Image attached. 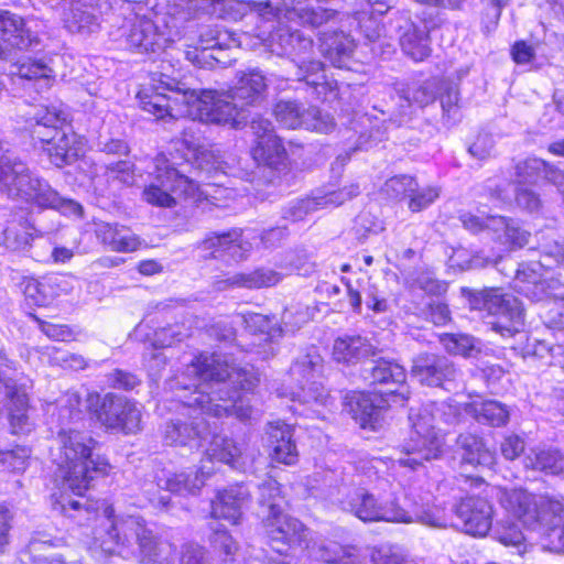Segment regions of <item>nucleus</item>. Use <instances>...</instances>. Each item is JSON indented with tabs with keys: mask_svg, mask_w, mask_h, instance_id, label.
I'll list each match as a JSON object with an SVG mask.
<instances>
[{
	"mask_svg": "<svg viewBox=\"0 0 564 564\" xmlns=\"http://www.w3.org/2000/svg\"><path fill=\"white\" fill-rule=\"evenodd\" d=\"M259 378L252 367H236L219 354L195 356L185 372L170 379L169 409L180 414L165 423L166 445L204 449L209 460L239 469L243 443L221 435L218 421L235 415L239 421L252 417L251 397Z\"/></svg>",
	"mask_w": 564,
	"mask_h": 564,
	"instance_id": "1",
	"label": "nucleus"
},
{
	"mask_svg": "<svg viewBox=\"0 0 564 564\" xmlns=\"http://www.w3.org/2000/svg\"><path fill=\"white\" fill-rule=\"evenodd\" d=\"M258 491L261 531L274 552L290 557L304 555L317 562L361 564L354 547L315 541L312 530L286 512L288 501L275 479H264L258 485Z\"/></svg>",
	"mask_w": 564,
	"mask_h": 564,
	"instance_id": "2",
	"label": "nucleus"
},
{
	"mask_svg": "<svg viewBox=\"0 0 564 564\" xmlns=\"http://www.w3.org/2000/svg\"><path fill=\"white\" fill-rule=\"evenodd\" d=\"M94 544L106 554L135 557L141 564H209L202 546L187 543L180 555L167 536L159 534L154 525L139 514L115 516L108 506L104 519L95 529Z\"/></svg>",
	"mask_w": 564,
	"mask_h": 564,
	"instance_id": "3",
	"label": "nucleus"
},
{
	"mask_svg": "<svg viewBox=\"0 0 564 564\" xmlns=\"http://www.w3.org/2000/svg\"><path fill=\"white\" fill-rule=\"evenodd\" d=\"M162 91L144 88L138 94L140 108L155 119L186 113L199 121L238 127L246 117L243 108L228 97V91L189 88L185 83L161 75Z\"/></svg>",
	"mask_w": 564,
	"mask_h": 564,
	"instance_id": "4",
	"label": "nucleus"
},
{
	"mask_svg": "<svg viewBox=\"0 0 564 564\" xmlns=\"http://www.w3.org/2000/svg\"><path fill=\"white\" fill-rule=\"evenodd\" d=\"M97 444L85 432L61 427L55 445L51 447L52 460L56 465V487L82 497L95 478L108 474L110 464L95 453Z\"/></svg>",
	"mask_w": 564,
	"mask_h": 564,
	"instance_id": "5",
	"label": "nucleus"
},
{
	"mask_svg": "<svg viewBox=\"0 0 564 564\" xmlns=\"http://www.w3.org/2000/svg\"><path fill=\"white\" fill-rule=\"evenodd\" d=\"M464 405L454 401L427 402L420 408H411L409 421L411 433L402 445V454L397 459L401 467L416 470L429 462L437 458L442 452V440L437 433V424L453 426L459 423Z\"/></svg>",
	"mask_w": 564,
	"mask_h": 564,
	"instance_id": "6",
	"label": "nucleus"
},
{
	"mask_svg": "<svg viewBox=\"0 0 564 564\" xmlns=\"http://www.w3.org/2000/svg\"><path fill=\"white\" fill-rule=\"evenodd\" d=\"M501 507L524 527L541 531L549 547L564 552V501L563 498L536 496L524 489L495 488Z\"/></svg>",
	"mask_w": 564,
	"mask_h": 564,
	"instance_id": "7",
	"label": "nucleus"
},
{
	"mask_svg": "<svg viewBox=\"0 0 564 564\" xmlns=\"http://www.w3.org/2000/svg\"><path fill=\"white\" fill-rule=\"evenodd\" d=\"M0 192L11 199H21L43 209L83 212L72 197L61 194L26 163L0 144Z\"/></svg>",
	"mask_w": 564,
	"mask_h": 564,
	"instance_id": "8",
	"label": "nucleus"
},
{
	"mask_svg": "<svg viewBox=\"0 0 564 564\" xmlns=\"http://www.w3.org/2000/svg\"><path fill=\"white\" fill-rule=\"evenodd\" d=\"M358 487L347 492L340 501L341 508L349 511L364 522H420L430 527L445 528L447 519L444 510L437 506H430L429 502L415 505L412 510L401 508L394 500L379 502L373 494L369 492L362 485L361 479L354 481Z\"/></svg>",
	"mask_w": 564,
	"mask_h": 564,
	"instance_id": "9",
	"label": "nucleus"
},
{
	"mask_svg": "<svg viewBox=\"0 0 564 564\" xmlns=\"http://www.w3.org/2000/svg\"><path fill=\"white\" fill-rule=\"evenodd\" d=\"M26 121L34 140L46 144L44 151L56 167L70 165L83 153V142L74 132L65 131L68 113L63 105L35 106L28 112Z\"/></svg>",
	"mask_w": 564,
	"mask_h": 564,
	"instance_id": "10",
	"label": "nucleus"
},
{
	"mask_svg": "<svg viewBox=\"0 0 564 564\" xmlns=\"http://www.w3.org/2000/svg\"><path fill=\"white\" fill-rule=\"evenodd\" d=\"M455 484L459 491L466 492V497L454 496L455 501L451 505L454 517L452 525L471 536H486L492 528V506L485 497L469 492L478 490L481 494L488 485L479 476L464 474L455 478Z\"/></svg>",
	"mask_w": 564,
	"mask_h": 564,
	"instance_id": "11",
	"label": "nucleus"
},
{
	"mask_svg": "<svg viewBox=\"0 0 564 564\" xmlns=\"http://www.w3.org/2000/svg\"><path fill=\"white\" fill-rule=\"evenodd\" d=\"M462 293L467 297L470 308L484 311L492 317L488 324L491 329L502 338H512L519 334L524 325L522 303L499 289H484L480 291L463 288Z\"/></svg>",
	"mask_w": 564,
	"mask_h": 564,
	"instance_id": "12",
	"label": "nucleus"
},
{
	"mask_svg": "<svg viewBox=\"0 0 564 564\" xmlns=\"http://www.w3.org/2000/svg\"><path fill=\"white\" fill-rule=\"evenodd\" d=\"M205 468L203 466L199 469L187 468L180 473H172L158 467L152 475V480L144 482L142 490L151 505L167 509L171 503L170 494L195 496L199 492L210 475V471Z\"/></svg>",
	"mask_w": 564,
	"mask_h": 564,
	"instance_id": "13",
	"label": "nucleus"
},
{
	"mask_svg": "<svg viewBox=\"0 0 564 564\" xmlns=\"http://www.w3.org/2000/svg\"><path fill=\"white\" fill-rule=\"evenodd\" d=\"M554 267L564 268V243L557 241L542 250L541 259L530 264H521L516 270L513 289L532 302L546 305L557 295L551 285L542 278V268L551 270Z\"/></svg>",
	"mask_w": 564,
	"mask_h": 564,
	"instance_id": "14",
	"label": "nucleus"
},
{
	"mask_svg": "<svg viewBox=\"0 0 564 564\" xmlns=\"http://www.w3.org/2000/svg\"><path fill=\"white\" fill-rule=\"evenodd\" d=\"M323 358L316 347L308 348L292 364L289 377L294 387L278 390L279 397L290 398L300 404L323 403L326 394L318 381L323 371Z\"/></svg>",
	"mask_w": 564,
	"mask_h": 564,
	"instance_id": "15",
	"label": "nucleus"
},
{
	"mask_svg": "<svg viewBox=\"0 0 564 564\" xmlns=\"http://www.w3.org/2000/svg\"><path fill=\"white\" fill-rule=\"evenodd\" d=\"M153 182L143 191V199L154 207L171 208L175 198L171 193L180 192L185 197H195L198 186L182 171L170 163L164 154L153 159L150 172Z\"/></svg>",
	"mask_w": 564,
	"mask_h": 564,
	"instance_id": "16",
	"label": "nucleus"
},
{
	"mask_svg": "<svg viewBox=\"0 0 564 564\" xmlns=\"http://www.w3.org/2000/svg\"><path fill=\"white\" fill-rule=\"evenodd\" d=\"M460 221L468 231L487 232L508 250L523 248L531 237V227L517 217L500 214H462Z\"/></svg>",
	"mask_w": 564,
	"mask_h": 564,
	"instance_id": "17",
	"label": "nucleus"
},
{
	"mask_svg": "<svg viewBox=\"0 0 564 564\" xmlns=\"http://www.w3.org/2000/svg\"><path fill=\"white\" fill-rule=\"evenodd\" d=\"M87 408L108 430L133 434L140 429L141 411L134 401L123 395L89 393Z\"/></svg>",
	"mask_w": 564,
	"mask_h": 564,
	"instance_id": "18",
	"label": "nucleus"
},
{
	"mask_svg": "<svg viewBox=\"0 0 564 564\" xmlns=\"http://www.w3.org/2000/svg\"><path fill=\"white\" fill-rule=\"evenodd\" d=\"M313 51L312 39L300 32L299 41H292L290 50L285 52L284 56L291 58L295 66L294 79L304 82L312 87L316 97L319 98L330 86L326 80L323 63L312 57Z\"/></svg>",
	"mask_w": 564,
	"mask_h": 564,
	"instance_id": "19",
	"label": "nucleus"
},
{
	"mask_svg": "<svg viewBox=\"0 0 564 564\" xmlns=\"http://www.w3.org/2000/svg\"><path fill=\"white\" fill-rule=\"evenodd\" d=\"M361 376L369 386L387 387L380 393L390 398L395 404L404 405L410 398L405 384V369L395 360L382 357L372 359L368 366L364 367Z\"/></svg>",
	"mask_w": 564,
	"mask_h": 564,
	"instance_id": "20",
	"label": "nucleus"
},
{
	"mask_svg": "<svg viewBox=\"0 0 564 564\" xmlns=\"http://www.w3.org/2000/svg\"><path fill=\"white\" fill-rule=\"evenodd\" d=\"M137 8L140 4L124 1L122 10L128 13L124 24L121 28V37L124 40L127 48L137 53L156 52L162 48V35L153 21L141 15Z\"/></svg>",
	"mask_w": 564,
	"mask_h": 564,
	"instance_id": "21",
	"label": "nucleus"
},
{
	"mask_svg": "<svg viewBox=\"0 0 564 564\" xmlns=\"http://www.w3.org/2000/svg\"><path fill=\"white\" fill-rule=\"evenodd\" d=\"M276 121L286 129L304 128L319 133H328L334 127L333 118L316 107H305L296 100H280L273 109Z\"/></svg>",
	"mask_w": 564,
	"mask_h": 564,
	"instance_id": "22",
	"label": "nucleus"
},
{
	"mask_svg": "<svg viewBox=\"0 0 564 564\" xmlns=\"http://www.w3.org/2000/svg\"><path fill=\"white\" fill-rule=\"evenodd\" d=\"M411 373L423 386L451 391L459 371L447 357L425 352L413 359Z\"/></svg>",
	"mask_w": 564,
	"mask_h": 564,
	"instance_id": "23",
	"label": "nucleus"
},
{
	"mask_svg": "<svg viewBox=\"0 0 564 564\" xmlns=\"http://www.w3.org/2000/svg\"><path fill=\"white\" fill-rule=\"evenodd\" d=\"M240 237V229H232L221 234L213 232L198 245V249L204 252L200 257L204 259H218L229 265L242 261L247 259L251 245L242 242Z\"/></svg>",
	"mask_w": 564,
	"mask_h": 564,
	"instance_id": "24",
	"label": "nucleus"
},
{
	"mask_svg": "<svg viewBox=\"0 0 564 564\" xmlns=\"http://www.w3.org/2000/svg\"><path fill=\"white\" fill-rule=\"evenodd\" d=\"M390 399L365 391H350L344 398L343 410L347 412L361 429L377 431L382 424V409Z\"/></svg>",
	"mask_w": 564,
	"mask_h": 564,
	"instance_id": "25",
	"label": "nucleus"
},
{
	"mask_svg": "<svg viewBox=\"0 0 564 564\" xmlns=\"http://www.w3.org/2000/svg\"><path fill=\"white\" fill-rule=\"evenodd\" d=\"M379 348L365 333L349 332L338 335L333 343L332 357L337 364L356 366L379 354Z\"/></svg>",
	"mask_w": 564,
	"mask_h": 564,
	"instance_id": "26",
	"label": "nucleus"
},
{
	"mask_svg": "<svg viewBox=\"0 0 564 564\" xmlns=\"http://www.w3.org/2000/svg\"><path fill=\"white\" fill-rule=\"evenodd\" d=\"M39 43L24 20L10 11H0V58H9L14 48L26 50Z\"/></svg>",
	"mask_w": 564,
	"mask_h": 564,
	"instance_id": "27",
	"label": "nucleus"
},
{
	"mask_svg": "<svg viewBox=\"0 0 564 564\" xmlns=\"http://www.w3.org/2000/svg\"><path fill=\"white\" fill-rule=\"evenodd\" d=\"M259 4L263 6L262 11L264 14L272 13L279 19L283 17L289 21H295L297 19L299 23L314 28L329 21L336 13L335 10L326 9L321 6L291 8L290 6L293 4V0H267L259 2Z\"/></svg>",
	"mask_w": 564,
	"mask_h": 564,
	"instance_id": "28",
	"label": "nucleus"
},
{
	"mask_svg": "<svg viewBox=\"0 0 564 564\" xmlns=\"http://www.w3.org/2000/svg\"><path fill=\"white\" fill-rule=\"evenodd\" d=\"M397 22L402 51L415 62L426 58L431 53L426 25L422 22L415 23L406 13H402Z\"/></svg>",
	"mask_w": 564,
	"mask_h": 564,
	"instance_id": "29",
	"label": "nucleus"
},
{
	"mask_svg": "<svg viewBox=\"0 0 564 564\" xmlns=\"http://www.w3.org/2000/svg\"><path fill=\"white\" fill-rule=\"evenodd\" d=\"M236 45L237 39L227 30L219 29L216 25L205 26L199 33L198 46L194 51H187L186 58L199 66H203V61L207 58L221 63L220 57L215 55L214 52H221Z\"/></svg>",
	"mask_w": 564,
	"mask_h": 564,
	"instance_id": "30",
	"label": "nucleus"
},
{
	"mask_svg": "<svg viewBox=\"0 0 564 564\" xmlns=\"http://www.w3.org/2000/svg\"><path fill=\"white\" fill-rule=\"evenodd\" d=\"M19 370L10 375V384L7 380L0 381V393L9 400V420L14 434L29 433L32 423L28 416L29 399L22 389L17 384Z\"/></svg>",
	"mask_w": 564,
	"mask_h": 564,
	"instance_id": "31",
	"label": "nucleus"
},
{
	"mask_svg": "<svg viewBox=\"0 0 564 564\" xmlns=\"http://www.w3.org/2000/svg\"><path fill=\"white\" fill-rule=\"evenodd\" d=\"M394 90L402 104L400 105V116L409 117L412 108H424L433 104L437 94V82L426 79L423 82L412 80L409 83H395Z\"/></svg>",
	"mask_w": 564,
	"mask_h": 564,
	"instance_id": "32",
	"label": "nucleus"
},
{
	"mask_svg": "<svg viewBox=\"0 0 564 564\" xmlns=\"http://www.w3.org/2000/svg\"><path fill=\"white\" fill-rule=\"evenodd\" d=\"M250 499V490L243 484H236L219 490L212 501V516L237 524L242 516V508Z\"/></svg>",
	"mask_w": 564,
	"mask_h": 564,
	"instance_id": "33",
	"label": "nucleus"
},
{
	"mask_svg": "<svg viewBox=\"0 0 564 564\" xmlns=\"http://www.w3.org/2000/svg\"><path fill=\"white\" fill-rule=\"evenodd\" d=\"M267 434L272 448V459L284 465H294L299 459L297 447L293 440L294 426L283 421H273L268 423Z\"/></svg>",
	"mask_w": 564,
	"mask_h": 564,
	"instance_id": "34",
	"label": "nucleus"
},
{
	"mask_svg": "<svg viewBox=\"0 0 564 564\" xmlns=\"http://www.w3.org/2000/svg\"><path fill=\"white\" fill-rule=\"evenodd\" d=\"M210 544L214 550L220 557L221 564H240L237 561V544L234 541L232 536L229 532L223 528L221 525L214 529L213 534L210 535ZM243 564H290L285 561H275L271 557H268L263 550H258L249 555L247 560H245Z\"/></svg>",
	"mask_w": 564,
	"mask_h": 564,
	"instance_id": "35",
	"label": "nucleus"
},
{
	"mask_svg": "<svg viewBox=\"0 0 564 564\" xmlns=\"http://www.w3.org/2000/svg\"><path fill=\"white\" fill-rule=\"evenodd\" d=\"M281 280L280 273L269 268H258L249 272H237L214 282V289L223 292L232 289H261L275 285Z\"/></svg>",
	"mask_w": 564,
	"mask_h": 564,
	"instance_id": "36",
	"label": "nucleus"
},
{
	"mask_svg": "<svg viewBox=\"0 0 564 564\" xmlns=\"http://www.w3.org/2000/svg\"><path fill=\"white\" fill-rule=\"evenodd\" d=\"M457 448L460 453V467H485L491 469L496 464V453L487 447L482 437L462 433L456 440Z\"/></svg>",
	"mask_w": 564,
	"mask_h": 564,
	"instance_id": "37",
	"label": "nucleus"
},
{
	"mask_svg": "<svg viewBox=\"0 0 564 564\" xmlns=\"http://www.w3.org/2000/svg\"><path fill=\"white\" fill-rule=\"evenodd\" d=\"M62 19L72 33L89 34L99 29V18L94 6L85 0H74L65 6Z\"/></svg>",
	"mask_w": 564,
	"mask_h": 564,
	"instance_id": "38",
	"label": "nucleus"
},
{
	"mask_svg": "<svg viewBox=\"0 0 564 564\" xmlns=\"http://www.w3.org/2000/svg\"><path fill=\"white\" fill-rule=\"evenodd\" d=\"M93 226L98 239L113 251L132 252L142 245L141 239L130 228L112 226L109 223L95 219Z\"/></svg>",
	"mask_w": 564,
	"mask_h": 564,
	"instance_id": "39",
	"label": "nucleus"
},
{
	"mask_svg": "<svg viewBox=\"0 0 564 564\" xmlns=\"http://www.w3.org/2000/svg\"><path fill=\"white\" fill-rule=\"evenodd\" d=\"M183 335L176 330V326L161 328L154 333L152 339L153 349L143 354V359L150 378L155 381L160 378L161 370L166 365V357L162 352V348L171 347L176 341H181Z\"/></svg>",
	"mask_w": 564,
	"mask_h": 564,
	"instance_id": "40",
	"label": "nucleus"
},
{
	"mask_svg": "<svg viewBox=\"0 0 564 564\" xmlns=\"http://www.w3.org/2000/svg\"><path fill=\"white\" fill-rule=\"evenodd\" d=\"M524 466L545 476L564 477V453L555 446H536L525 454Z\"/></svg>",
	"mask_w": 564,
	"mask_h": 564,
	"instance_id": "41",
	"label": "nucleus"
},
{
	"mask_svg": "<svg viewBox=\"0 0 564 564\" xmlns=\"http://www.w3.org/2000/svg\"><path fill=\"white\" fill-rule=\"evenodd\" d=\"M354 48V40L344 32H325L321 37V52L335 67H347Z\"/></svg>",
	"mask_w": 564,
	"mask_h": 564,
	"instance_id": "42",
	"label": "nucleus"
},
{
	"mask_svg": "<svg viewBox=\"0 0 564 564\" xmlns=\"http://www.w3.org/2000/svg\"><path fill=\"white\" fill-rule=\"evenodd\" d=\"M464 412L471 416L477 423L492 427L505 426L510 420L509 408L495 400L465 403Z\"/></svg>",
	"mask_w": 564,
	"mask_h": 564,
	"instance_id": "43",
	"label": "nucleus"
},
{
	"mask_svg": "<svg viewBox=\"0 0 564 564\" xmlns=\"http://www.w3.org/2000/svg\"><path fill=\"white\" fill-rule=\"evenodd\" d=\"M41 236L33 225L24 223H11L0 236L1 243L11 251L25 252L31 247L35 237Z\"/></svg>",
	"mask_w": 564,
	"mask_h": 564,
	"instance_id": "44",
	"label": "nucleus"
},
{
	"mask_svg": "<svg viewBox=\"0 0 564 564\" xmlns=\"http://www.w3.org/2000/svg\"><path fill=\"white\" fill-rule=\"evenodd\" d=\"M348 198L345 191L324 192L315 189L310 195L300 198L294 207L296 212H311L316 209H328L339 207Z\"/></svg>",
	"mask_w": 564,
	"mask_h": 564,
	"instance_id": "45",
	"label": "nucleus"
},
{
	"mask_svg": "<svg viewBox=\"0 0 564 564\" xmlns=\"http://www.w3.org/2000/svg\"><path fill=\"white\" fill-rule=\"evenodd\" d=\"M286 152L280 138L275 134L260 139L253 148L254 159L271 167H278L285 159Z\"/></svg>",
	"mask_w": 564,
	"mask_h": 564,
	"instance_id": "46",
	"label": "nucleus"
},
{
	"mask_svg": "<svg viewBox=\"0 0 564 564\" xmlns=\"http://www.w3.org/2000/svg\"><path fill=\"white\" fill-rule=\"evenodd\" d=\"M440 341L444 349L452 355L475 357L480 351V341L467 334H443Z\"/></svg>",
	"mask_w": 564,
	"mask_h": 564,
	"instance_id": "47",
	"label": "nucleus"
},
{
	"mask_svg": "<svg viewBox=\"0 0 564 564\" xmlns=\"http://www.w3.org/2000/svg\"><path fill=\"white\" fill-rule=\"evenodd\" d=\"M250 82L253 84V88L245 85L242 79L239 77L237 85L228 90V97L236 100L242 108L245 106L253 105L261 99L262 94L267 88L264 76H256Z\"/></svg>",
	"mask_w": 564,
	"mask_h": 564,
	"instance_id": "48",
	"label": "nucleus"
},
{
	"mask_svg": "<svg viewBox=\"0 0 564 564\" xmlns=\"http://www.w3.org/2000/svg\"><path fill=\"white\" fill-rule=\"evenodd\" d=\"M246 329L252 334L264 335V340H272L276 335L281 336V328H275V323L267 315L247 312L240 315Z\"/></svg>",
	"mask_w": 564,
	"mask_h": 564,
	"instance_id": "49",
	"label": "nucleus"
},
{
	"mask_svg": "<svg viewBox=\"0 0 564 564\" xmlns=\"http://www.w3.org/2000/svg\"><path fill=\"white\" fill-rule=\"evenodd\" d=\"M52 70L42 62L28 61L17 65L18 75L22 79L35 80L36 89H44L51 86Z\"/></svg>",
	"mask_w": 564,
	"mask_h": 564,
	"instance_id": "50",
	"label": "nucleus"
},
{
	"mask_svg": "<svg viewBox=\"0 0 564 564\" xmlns=\"http://www.w3.org/2000/svg\"><path fill=\"white\" fill-rule=\"evenodd\" d=\"M297 30H292L288 25L280 24L274 29L268 39L264 40V46L278 56H284L285 52L290 50L292 41H299Z\"/></svg>",
	"mask_w": 564,
	"mask_h": 564,
	"instance_id": "51",
	"label": "nucleus"
},
{
	"mask_svg": "<svg viewBox=\"0 0 564 564\" xmlns=\"http://www.w3.org/2000/svg\"><path fill=\"white\" fill-rule=\"evenodd\" d=\"M546 161L539 158H527L514 165V175L518 183H533L544 173Z\"/></svg>",
	"mask_w": 564,
	"mask_h": 564,
	"instance_id": "52",
	"label": "nucleus"
},
{
	"mask_svg": "<svg viewBox=\"0 0 564 564\" xmlns=\"http://www.w3.org/2000/svg\"><path fill=\"white\" fill-rule=\"evenodd\" d=\"M417 188V183L410 175H397L389 178L383 187L382 193L391 199H402L411 196Z\"/></svg>",
	"mask_w": 564,
	"mask_h": 564,
	"instance_id": "53",
	"label": "nucleus"
},
{
	"mask_svg": "<svg viewBox=\"0 0 564 564\" xmlns=\"http://www.w3.org/2000/svg\"><path fill=\"white\" fill-rule=\"evenodd\" d=\"M490 530L492 531L494 539L505 545L519 547L524 541V535L514 521H497L495 525L492 524Z\"/></svg>",
	"mask_w": 564,
	"mask_h": 564,
	"instance_id": "54",
	"label": "nucleus"
},
{
	"mask_svg": "<svg viewBox=\"0 0 564 564\" xmlns=\"http://www.w3.org/2000/svg\"><path fill=\"white\" fill-rule=\"evenodd\" d=\"M383 229V220L376 214H357L354 219L352 231L359 241L366 240L370 235H378Z\"/></svg>",
	"mask_w": 564,
	"mask_h": 564,
	"instance_id": "55",
	"label": "nucleus"
},
{
	"mask_svg": "<svg viewBox=\"0 0 564 564\" xmlns=\"http://www.w3.org/2000/svg\"><path fill=\"white\" fill-rule=\"evenodd\" d=\"M80 398L76 392H68L62 397L57 402V420L61 425L80 420L82 411L79 409Z\"/></svg>",
	"mask_w": 564,
	"mask_h": 564,
	"instance_id": "56",
	"label": "nucleus"
},
{
	"mask_svg": "<svg viewBox=\"0 0 564 564\" xmlns=\"http://www.w3.org/2000/svg\"><path fill=\"white\" fill-rule=\"evenodd\" d=\"M540 315L547 327L564 329V296L554 295L551 302L542 306Z\"/></svg>",
	"mask_w": 564,
	"mask_h": 564,
	"instance_id": "57",
	"label": "nucleus"
},
{
	"mask_svg": "<svg viewBox=\"0 0 564 564\" xmlns=\"http://www.w3.org/2000/svg\"><path fill=\"white\" fill-rule=\"evenodd\" d=\"M413 314L426 315L435 325H445L449 321V310L445 303L427 299L423 307H417Z\"/></svg>",
	"mask_w": 564,
	"mask_h": 564,
	"instance_id": "58",
	"label": "nucleus"
},
{
	"mask_svg": "<svg viewBox=\"0 0 564 564\" xmlns=\"http://www.w3.org/2000/svg\"><path fill=\"white\" fill-rule=\"evenodd\" d=\"M106 383L109 388L131 391L140 383V379L132 372L115 369L106 375Z\"/></svg>",
	"mask_w": 564,
	"mask_h": 564,
	"instance_id": "59",
	"label": "nucleus"
},
{
	"mask_svg": "<svg viewBox=\"0 0 564 564\" xmlns=\"http://www.w3.org/2000/svg\"><path fill=\"white\" fill-rule=\"evenodd\" d=\"M221 0H187L182 4L183 10L187 14L184 20L199 18L204 14H215L220 6Z\"/></svg>",
	"mask_w": 564,
	"mask_h": 564,
	"instance_id": "60",
	"label": "nucleus"
},
{
	"mask_svg": "<svg viewBox=\"0 0 564 564\" xmlns=\"http://www.w3.org/2000/svg\"><path fill=\"white\" fill-rule=\"evenodd\" d=\"M514 204L520 209H527L528 212H534L543 207L540 195L527 187H519L514 191Z\"/></svg>",
	"mask_w": 564,
	"mask_h": 564,
	"instance_id": "61",
	"label": "nucleus"
},
{
	"mask_svg": "<svg viewBox=\"0 0 564 564\" xmlns=\"http://www.w3.org/2000/svg\"><path fill=\"white\" fill-rule=\"evenodd\" d=\"M459 91L456 86H446L444 93L441 95V106L443 115L448 119L456 120L459 115Z\"/></svg>",
	"mask_w": 564,
	"mask_h": 564,
	"instance_id": "62",
	"label": "nucleus"
},
{
	"mask_svg": "<svg viewBox=\"0 0 564 564\" xmlns=\"http://www.w3.org/2000/svg\"><path fill=\"white\" fill-rule=\"evenodd\" d=\"M524 440L516 434L507 435L500 445L502 456L508 460L518 458L524 452Z\"/></svg>",
	"mask_w": 564,
	"mask_h": 564,
	"instance_id": "63",
	"label": "nucleus"
},
{
	"mask_svg": "<svg viewBox=\"0 0 564 564\" xmlns=\"http://www.w3.org/2000/svg\"><path fill=\"white\" fill-rule=\"evenodd\" d=\"M438 196L440 189L437 187H426L421 191L416 189L410 196V208L413 210L427 208Z\"/></svg>",
	"mask_w": 564,
	"mask_h": 564,
	"instance_id": "64",
	"label": "nucleus"
}]
</instances>
